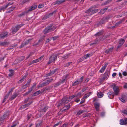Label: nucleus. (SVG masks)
I'll use <instances>...</instances> for the list:
<instances>
[{
    "label": "nucleus",
    "instance_id": "nucleus-28",
    "mask_svg": "<svg viewBox=\"0 0 127 127\" xmlns=\"http://www.w3.org/2000/svg\"><path fill=\"white\" fill-rule=\"evenodd\" d=\"M97 95L99 98H101L103 95V94L101 92L97 93Z\"/></svg>",
    "mask_w": 127,
    "mask_h": 127
},
{
    "label": "nucleus",
    "instance_id": "nucleus-10",
    "mask_svg": "<svg viewBox=\"0 0 127 127\" xmlns=\"http://www.w3.org/2000/svg\"><path fill=\"white\" fill-rule=\"evenodd\" d=\"M120 124L121 125H126L127 124V118H125L124 119L121 120L120 121Z\"/></svg>",
    "mask_w": 127,
    "mask_h": 127
},
{
    "label": "nucleus",
    "instance_id": "nucleus-32",
    "mask_svg": "<svg viewBox=\"0 0 127 127\" xmlns=\"http://www.w3.org/2000/svg\"><path fill=\"white\" fill-rule=\"evenodd\" d=\"M121 112L124 114L127 115V108L122 110Z\"/></svg>",
    "mask_w": 127,
    "mask_h": 127
},
{
    "label": "nucleus",
    "instance_id": "nucleus-47",
    "mask_svg": "<svg viewBox=\"0 0 127 127\" xmlns=\"http://www.w3.org/2000/svg\"><path fill=\"white\" fill-rule=\"evenodd\" d=\"M107 8H106L104 9H102L100 11V13L102 14H103L105 12V10H107Z\"/></svg>",
    "mask_w": 127,
    "mask_h": 127
},
{
    "label": "nucleus",
    "instance_id": "nucleus-29",
    "mask_svg": "<svg viewBox=\"0 0 127 127\" xmlns=\"http://www.w3.org/2000/svg\"><path fill=\"white\" fill-rule=\"evenodd\" d=\"M48 108V107L47 106H45L44 107L43 109H42L41 110L40 112H45Z\"/></svg>",
    "mask_w": 127,
    "mask_h": 127
},
{
    "label": "nucleus",
    "instance_id": "nucleus-59",
    "mask_svg": "<svg viewBox=\"0 0 127 127\" xmlns=\"http://www.w3.org/2000/svg\"><path fill=\"white\" fill-rule=\"evenodd\" d=\"M75 95L76 96V97L77 96L81 97V93L80 92H79L77 95Z\"/></svg>",
    "mask_w": 127,
    "mask_h": 127
},
{
    "label": "nucleus",
    "instance_id": "nucleus-7",
    "mask_svg": "<svg viewBox=\"0 0 127 127\" xmlns=\"http://www.w3.org/2000/svg\"><path fill=\"white\" fill-rule=\"evenodd\" d=\"M62 101V104H66L70 101V100H69L68 97H66L63 98Z\"/></svg>",
    "mask_w": 127,
    "mask_h": 127
},
{
    "label": "nucleus",
    "instance_id": "nucleus-51",
    "mask_svg": "<svg viewBox=\"0 0 127 127\" xmlns=\"http://www.w3.org/2000/svg\"><path fill=\"white\" fill-rule=\"evenodd\" d=\"M98 41L96 39V40H95L94 42L93 43H91L90 44V45H92L93 44H96L97 43Z\"/></svg>",
    "mask_w": 127,
    "mask_h": 127
},
{
    "label": "nucleus",
    "instance_id": "nucleus-6",
    "mask_svg": "<svg viewBox=\"0 0 127 127\" xmlns=\"http://www.w3.org/2000/svg\"><path fill=\"white\" fill-rule=\"evenodd\" d=\"M113 86V89L115 95H118L120 91V90L118 87L116 86L115 85H114Z\"/></svg>",
    "mask_w": 127,
    "mask_h": 127
},
{
    "label": "nucleus",
    "instance_id": "nucleus-48",
    "mask_svg": "<svg viewBox=\"0 0 127 127\" xmlns=\"http://www.w3.org/2000/svg\"><path fill=\"white\" fill-rule=\"evenodd\" d=\"M68 125V123H65L64 124L61 126V127H66Z\"/></svg>",
    "mask_w": 127,
    "mask_h": 127
},
{
    "label": "nucleus",
    "instance_id": "nucleus-12",
    "mask_svg": "<svg viewBox=\"0 0 127 127\" xmlns=\"http://www.w3.org/2000/svg\"><path fill=\"white\" fill-rule=\"evenodd\" d=\"M125 40L123 39H121L119 40V43L117 46V48H119L125 42Z\"/></svg>",
    "mask_w": 127,
    "mask_h": 127
},
{
    "label": "nucleus",
    "instance_id": "nucleus-8",
    "mask_svg": "<svg viewBox=\"0 0 127 127\" xmlns=\"http://www.w3.org/2000/svg\"><path fill=\"white\" fill-rule=\"evenodd\" d=\"M109 73L108 71H106L105 72L104 74V77L101 78L100 80L101 81H102L107 78L109 76Z\"/></svg>",
    "mask_w": 127,
    "mask_h": 127
},
{
    "label": "nucleus",
    "instance_id": "nucleus-50",
    "mask_svg": "<svg viewBox=\"0 0 127 127\" xmlns=\"http://www.w3.org/2000/svg\"><path fill=\"white\" fill-rule=\"evenodd\" d=\"M32 91H31V90H30V89H29V91L28 92L25 93L24 94H23L24 96H25L26 95H28Z\"/></svg>",
    "mask_w": 127,
    "mask_h": 127
},
{
    "label": "nucleus",
    "instance_id": "nucleus-13",
    "mask_svg": "<svg viewBox=\"0 0 127 127\" xmlns=\"http://www.w3.org/2000/svg\"><path fill=\"white\" fill-rule=\"evenodd\" d=\"M65 0H57L54 2V4H60L65 2Z\"/></svg>",
    "mask_w": 127,
    "mask_h": 127
},
{
    "label": "nucleus",
    "instance_id": "nucleus-3",
    "mask_svg": "<svg viewBox=\"0 0 127 127\" xmlns=\"http://www.w3.org/2000/svg\"><path fill=\"white\" fill-rule=\"evenodd\" d=\"M53 80V79H51L49 80H47L45 82H42L41 83H40L37 86V87L40 88L47 86Z\"/></svg>",
    "mask_w": 127,
    "mask_h": 127
},
{
    "label": "nucleus",
    "instance_id": "nucleus-27",
    "mask_svg": "<svg viewBox=\"0 0 127 127\" xmlns=\"http://www.w3.org/2000/svg\"><path fill=\"white\" fill-rule=\"evenodd\" d=\"M113 50V48H110L109 49H108L105 51V53L107 54L109 53H110Z\"/></svg>",
    "mask_w": 127,
    "mask_h": 127
},
{
    "label": "nucleus",
    "instance_id": "nucleus-21",
    "mask_svg": "<svg viewBox=\"0 0 127 127\" xmlns=\"http://www.w3.org/2000/svg\"><path fill=\"white\" fill-rule=\"evenodd\" d=\"M9 5V4H8L5 5H3L0 8V10L4 11L5 9L8 7V6Z\"/></svg>",
    "mask_w": 127,
    "mask_h": 127
},
{
    "label": "nucleus",
    "instance_id": "nucleus-5",
    "mask_svg": "<svg viewBox=\"0 0 127 127\" xmlns=\"http://www.w3.org/2000/svg\"><path fill=\"white\" fill-rule=\"evenodd\" d=\"M52 27V26H49L46 27L44 31V33L46 34L53 31V30Z\"/></svg>",
    "mask_w": 127,
    "mask_h": 127
},
{
    "label": "nucleus",
    "instance_id": "nucleus-46",
    "mask_svg": "<svg viewBox=\"0 0 127 127\" xmlns=\"http://www.w3.org/2000/svg\"><path fill=\"white\" fill-rule=\"evenodd\" d=\"M17 45H13V46H10L8 48V49L9 50H10L11 49H13L14 47H16L17 46Z\"/></svg>",
    "mask_w": 127,
    "mask_h": 127
},
{
    "label": "nucleus",
    "instance_id": "nucleus-31",
    "mask_svg": "<svg viewBox=\"0 0 127 127\" xmlns=\"http://www.w3.org/2000/svg\"><path fill=\"white\" fill-rule=\"evenodd\" d=\"M43 40V38H40L38 41V42L37 43H36L35 44H33V46H35L36 45H37L39 44V43H41L42 42Z\"/></svg>",
    "mask_w": 127,
    "mask_h": 127
},
{
    "label": "nucleus",
    "instance_id": "nucleus-56",
    "mask_svg": "<svg viewBox=\"0 0 127 127\" xmlns=\"http://www.w3.org/2000/svg\"><path fill=\"white\" fill-rule=\"evenodd\" d=\"M83 78L84 77L83 76H82L80 78L79 81L80 83H81L82 82L83 80Z\"/></svg>",
    "mask_w": 127,
    "mask_h": 127
},
{
    "label": "nucleus",
    "instance_id": "nucleus-64",
    "mask_svg": "<svg viewBox=\"0 0 127 127\" xmlns=\"http://www.w3.org/2000/svg\"><path fill=\"white\" fill-rule=\"evenodd\" d=\"M89 115L88 114H86L85 115H83V118H85L86 117H88Z\"/></svg>",
    "mask_w": 127,
    "mask_h": 127
},
{
    "label": "nucleus",
    "instance_id": "nucleus-36",
    "mask_svg": "<svg viewBox=\"0 0 127 127\" xmlns=\"http://www.w3.org/2000/svg\"><path fill=\"white\" fill-rule=\"evenodd\" d=\"M13 89H11V90L9 91L8 94L7 95L5 96L4 98L5 99H6L8 97V96L10 94V93L12 92Z\"/></svg>",
    "mask_w": 127,
    "mask_h": 127
},
{
    "label": "nucleus",
    "instance_id": "nucleus-33",
    "mask_svg": "<svg viewBox=\"0 0 127 127\" xmlns=\"http://www.w3.org/2000/svg\"><path fill=\"white\" fill-rule=\"evenodd\" d=\"M7 44V42H2L0 41V45L1 46H3Z\"/></svg>",
    "mask_w": 127,
    "mask_h": 127
},
{
    "label": "nucleus",
    "instance_id": "nucleus-22",
    "mask_svg": "<svg viewBox=\"0 0 127 127\" xmlns=\"http://www.w3.org/2000/svg\"><path fill=\"white\" fill-rule=\"evenodd\" d=\"M94 105L96 110L97 111H98L99 107V104L97 103L95 104Z\"/></svg>",
    "mask_w": 127,
    "mask_h": 127
},
{
    "label": "nucleus",
    "instance_id": "nucleus-16",
    "mask_svg": "<svg viewBox=\"0 0 127 127\" xmlns=\"http://www.w3.org/2000/svg\"><path fill=\"white\" fill-rule=\"evenodd\" d=\"M107 95L108 97H109L110 98H113L114 96V93L113 92H110L107 93Z\"/></svg>",
    "mask_w": 127,
    "mask_h": 127
},
{
    "label": "nucleus",
    "instance_id": "nucleus-24",
    "mask_svg": "<svg viewBox=\"0 0 127 127\" xmlns=\"http://www.w3.org/2000/svg\"><path fill=\"white\" fill-rule=\"evenodd\" d=\"M57 69H55L53 71L49 73H48L46 74V76H50L53 74H54L57 71Z\"/></svg>",
    "mask_w": 127,
    "mask_h": 127
},
{
    "label": "nucleus",
    "instance_id": "nucleus-42",
    "mask_svg": "<svg viewBox=\"0 0 127 127\" xmlns=\"http://www.w3.org/2000/svg\"><path fill=\"white\" fill-rule=\"evenodd\" d=\"M119 100H121L122 102L123 103H125L126 102L125 100V99L123 97H119Z\"/></svg>",
    "mask_w": 127,
    "mask_h": 127
},
{
    "label": "nucleus",
    "instance_id": "nucleus-34",
    "mask_svg": "<svg viewBox=\"0 0 127 127\" xmlns=\"http://www.w3.org/2000/svg\"><path fill=\"white\" fill-rule=\"evenodd\" d=\"M38 62H39L38 59L32 61L30 64L29 65H31L32 64L34 63H37Z\"/></svg>",
    "mask_w": 127,
    "mask_h": 127
},
{
    "label": "nucleus",
    "instance_id": "nucleus-61",
    "mask_svg": "<svg viewBox=\"0 0 127 127\" xmlns=\"http://www.w3.org/2000/svg\"><path fill=\"white\" fill-rule=\"evenodd\" d=\"M56 12V10H55L53 12L49 13V15H53V14L55 13Z\"/></svg>",
    "mask_w": 127,
    "mask_h": 127
},
{
    "label": "nucleus",
    "instance_id": "nucleus-18",
    "mask_svg": "<svg viewBox=\"0 0 127 127\" xmlns=\"http://www.w3.org/2000/svg\"><path fill=\"white\" fill-rule=\"evenodd\" d=\"M32 103V102H29V103L24 104L21 107V109H24L25 108L29 106L30 104H31Z\"/></svg>",
    "mask_w": 127,
    "mask_h": 127
},
{
    "label": "nucleus",
    "instance_id": "nucleus-38",
    "mask_svg": "<svg viewBox=\"0 0 127 127\" xmlns=\"http://www.w3.org/2000/svg\"><path fill=\"white\" fill-rule=\"evenodd\" d=\"M6 115L4 114L2 116L0 117V121L2 122L3 120L4 119H5Z\"/></svg>",
    "mask_w": 127,
    "mask_h": 127
},
{
    "label": "nucleus",
    "instance_id": "nucleus-19",
    "mask_svg": "<svg viewBox=\"0 0 127 127\" xmlns=\"http://www.w3.org/2000/svg\"><path fill=\"white\" fill-rule=\"evenodd\" d=\"M125 20V18H123L120 21H119L118 22L116 23L115 25V26H117L118 25H119L120 24H121L122 22H124Z\"/></svg>",
    "mask_w": 127,
    "mask_h": 127
},
{
    "label": "nucleus",
    "instance_id": "nucleus-11",
    "mask_svg": "<svg viewBox=\"0 0 127 127\" xmlns=\"http://www.w3.org/2000/svg\"><path fill=\"white\" fill-rule=\"evenodd\" d=\"M108 20V18L107 17H103L99 22V24H103L107 22Z\"/></svg>",
    "mask_w": 127,
    "mask_h": 127
},
{
    "label": "nucleus",
    "instance_id": "nucleus-30",
    "mask_svg": "<svg viewBox=\"0 0 127 127\" xmlns=\"http://www.w3.org/2000/svg\"><path fill=\"white\" fill-rule=\"evenodd\" d=\"M28 13V11H27L24 12H23L21 14H19L18 15L19 16H22L25 15V14H27Z\"/></svg>",
    "mask_w": 127,
    "mask_h": 127
},
{
    "label": "nucleus",
    "instance_id": "nucleus-17",
    "mask_svg": "<svg viewBox=\"0 0 127 127\" xmlns=\"http://www.w3.org/2000/svg\"><path fill=\"white\" fill-rule=\"evenodd\" d=\"M8 33L6 32L0 34V38H4L7 36Z\"/></svg>",
    "mask_w": 127,
    "mask_h": 127
},
{
    "label": "nucleus",
    "instance_id": "nucleus-15",
    "mask_svg": "<svg viewBox=\"0 0 127 127\" xmlns=\"http://www.w3.org/2000/svg\"><path fill=\"white\" fill-rule=\"evenodd\" d=\"M108 64V63H107L105 64L101 68L100 70L99 71V72L101 73H102L105 70V69L107 66Z\"/></svg>",
    "mask_w": 127,
    "mask_h": 127
},
{
    "label": "nucleus",
    "instance_id": "nucleus-40",
    "mask_svg": "<svg viewBox=\"0 0 127 127\" xmlns=\"http://www.w3.org/2000/svg\"><path fill=\"white\" fill-rule=\"evenodd\" d=\"M26 77V75H25L20 80L19 82V83H21L24 80V79Z\"/></svg>",
    "mask_w": 127,
    "mask_h": 127
},
{
    "label": "nucleus",
    "instance_id": "nucleus-39",
    "mask_svg": "<svg viewBox=\"0 0 127 127\" xmlns=\"http://www.w3.org/2000/svg\"><path fill=\"white\" fill-rule=\"evenodd\" d=\"M41 93V91L39 90L35 92L33 95L34 96H36L39 95Z\"/></svg>",
    "mask_w": 127,
    "mask_h": 127
},
{
    "label": "nucleus",
    "instance_id": "nucleus-43",
    "mask_svg": "<svg viewBox=\"0 0 127 127\" xmlns=\"http://www.w3.org/2000/svg\"><path fill=\"white\" fill-rule=\"evenodd\" d=\"M36 83H33V85L32 87L30 88L29 89H30V90H31V91H32V90L34 88V87L36 86Z\"/></svg>",
    "mask_w": 127,
    "mask_h": 127
},
{
    "label": "nucleus",
    "instance_id": "nucleus-53",
    "mask_svg": "<svg viewBox=\"0 0 127 127\" xmlns=\"http://www.w3.org/2000/svg\"><path fill=\"white\" fill-rule=\"evenodd\" d=\"M72 62H70L69 63H67L66 64H65L64 66H69V65L71 64H72Z\"/></svg>",
    "mask_w": 127,
    "mask_h": 127
},
{
    "label": "nucleus",
    "instance_id": "nucleus-58",
    "mask_svg": "<svg viewBox=\"0 0 127 127\" xmlns=\"http://www.w3.org/2000/svg\"><path fill=\"white\" fill-rule=\"evenodd\" d=\"M69 57V55H65L63 57V58H64L65 59H66L68 58Z\"/></svg>",
    "mask_w": 127,
    "mask_h": 127
},
{
    "label": "nucleus",
    "instance_id": "nucleus-63",
    "mask_svg": "<svg viewBox=\"0 0 127 127\" xmlns=\"http://www.w3.org/2000/svg\"><path fill=\"white\" fill-rule=\"evenodd\" d=\"M44 56L43 55L40 57L38 59V60L39 61H40L44 57Z\"/></svg>",
    "mask_w": 127,
    "mask_h": 127
},
{
    "label": "nucleus",
    "instance_id": "nucleus-9",
    "mask_svg": "<svg viewBox=\"0 0 127 127\" xmlns=\"http://www.w3.org/2000/svg\"><path fill=\"white\" fill-rule=\"evenodd\" d=\"M70 107V105L69 104H68L67 105H65L64 106V107L62 109H61L60 111V112H64L65 111L69 109Z\"/></svg>",
    "mask_w": 127,
    "mask_h": 127
},
{
    "label": "nucleus",
    "instance_id": "nucleus-62",
    "mask_svg": "<svg viewBox=\"0 0 127 127\" xmlns=\"http://www.w3.org/2000/svg\"><path fill=\"white\" fill-rule=\"evenodd\" d=\"M123 75L124 76H126L127 75V73L126 71H124L123 72Z\"/></svg>",
    "mask_w": 127,
    "mask_h": 127
},
{
    "label": "nucleus",
    "instance_id": "nucleus-37",
    "mask_svg": "<svg viewBox=\"0 0 127 127\" xmlns=\"http://www.w3.org/2000/svg\"><path fill=\"white\" fill-rule=\"evenodd\" d=\"M90 55V54H87L85 55L83 57L84 59H85L88 58L89 56Z\"/></svg>",
    "mask_w": 127,
    "mask_h": 127
},
{
    "label": "nucleus",
    "instance_id": "nucleus-2",
    "mask_svg": "<svg viewBox=\"0 0 127 127\" xmlns=\"http://www.w3.org/2000/svg\"><path fill=\"white\" fill-rule=\"evenodd\" d=\"M97 11L98 10L97 9H94L93 8H91L86 11L85 13H87V16H89L96 13Z\"/></svg>",
    "mask_w": 127,
    "mask_h": 127
},
{
    "label": "nucleus",
    "instance_id": "nucleus-49",
    "mask_svg": "<svg viewBox=\"0 0 127 127\" xmlns=\"http://www.w3.org/2000/svg\"><path fill=\"white\" fill-rule=\"evenodd\" d=\"M84 60V58H83V57H82L81 58L79 59L78 60V63L82 61H83Z\"/></svg>",
    "mask_w": 127,
    "mask_h": 127
},
{
    "label": "nucleus",
    "instance_id": "nucleus-25",
    "mask_svg": "<svg viewBox=\"0 0 127 127\" xmlns=\"http://www.w3.org/2000/svg\"><path fill=\"white\" fill-rule=\"evenodd\" d=\"M18 94L16 93H14L13 95L11 97L10 99L11 100H12L15 98L17 96Z\"/></svg>",
    "mask_w": 127,
    "mask_h": 127
},
{
    "label": "nucleus",
    "instance_id": "nucleus-4",
    "mask_svg": "<svg viewBox=\"0 0 127 127\" xmlns=\"http://www.w3.org/2000/svg\"><path fill=\"white\" fill-rule=\"evenodd\" d=\"M24 24H22L16 26L12 28V33L14 34L16 33L20 28L24 25Z\"/></svg>",
    "mask_w": 127,
    "mask_h": 127
},
{
    "label": "nucleus",
    "instance_id": "nucleus-57",
    "mask_svg": "<svg viewBox=\"0 0 127 127\" xmlns=\"http://www.w3.org/2000/svg\"><path fill=\"white\" fill-rule=\"evenodd\" d=\"M85 99H84L83 98H83L82 99V100L81 102H80V104H82V103H84L85 101Z\"/></svg>",
    "mask_w": 127,
    "mask_h": 127
},
{
    "label": "nucleus",
    "instance_id": "nucleus-54",
    "mask_svg": "<svg viewBox=\"0 0 127 127\" xmlns=\"http://www.w3.org/2000/svg\"><path fill=\"white\" fill-rule=\"evenodd\" d=\"M59 36H55L52 38L53 39V40H56L58 38H59Z\"/></svg>",
    "mask_w": 127,
    "mask_h": 127
},
{
    "label": "nucleus",
    "instance_id": "nucleus-1",
    "mask_svg": "<svg viewBox=\"0 0 127 127\" xmlns=\"http://www.w3.org/2000/svg\"><path fill=\"white\" fill-rule=\"evenodd\" d=\"M60 54L58 53L56 54H52L50 57L49 60L47 64H49L52 62H54L57 60V56Z\"/></svg>",
    "mask_w": 127,
    "mask_h": 127
},
{
    "label": "nucleus",
    "instance_id": "nucleus-35",
    "mask_svg": "<svg viewBox=\"0 0 127 127\" xmlns=\"http://www.w3.org/2000/svg\"><path fill=\"white\" fill-rule=\"evenodd\" d=\"M80 83L79 81L78 80H77L75 81L74 83L72 84V86H75L77 85Z\"/></svg>",
    "mask_w": 127,
    "mask_h": 127
},
{
    "label": "nucleus",
    "instance_id": "nucleus-23",
    "mask_svg": "<svg viewBox=\"0 0 127 127\" xmlns=\"http://www.w3.org/2000/svg\"><path fill=\"white\" fill-rule=\"evenodd\" d=\"M92 94V93L91 92H89L85 95L83 97V98L84 99H86Z\"/></svg>",
    "mask_w": 127,
    "mask_h": 127
},
{
    "label": "nucleus",
    "instance_id": "nucleus-45",
    "mask_svg": "<svg viewBox=\"0 0 127 127\" xmlns=\"http://www.w3.org/2000/svg\"><path fill=\"white\" fill-rule=\"evenodd\" d=\"M18 122L16 121L13 124V125L11 126V127H15L18 124Z\"/></svg>",
    "mask_w": 127,
    "mask_h": 127
},
{
    "label": "nucleus",
    "instance_id": "nucleus-44",
    "mask_svg": "<svg viewBox=\"0 0 127 127\" xmlns=\"http://www.w3.org/2000/svg\"><path fill=\"white\" fill-rule=\"evenodd\" d=\"M10 73L9 74L8 76L9 77H11L13 75V72L11 70H10Z\"/></svg>",
    "mask_w": 127,
    "mask_h": 127
},
{
    "label": "nucleus",
    "instance_id": "nucleus-20",
    "mask_svg": "<svg viewBox=\"0 0 127 127\" xmlns=\"http://www.w3.org/2000/svg\"><path fill=\"white\" fill-rule=\"evenodd\" d=\"M15 7L14 6H12L10 7L8 10H7V11L6 12V13H10L15 8Z\"/></svg>",
    "mask_w": 127,
    "mask_h": 127
},
{
    "label": "nucleus",
    "instance_id": "nucleus-14",
    "mask_svg": "<svg viewBox=\"0 0 127 127\" xmlns=\"http://www.w3.org/2000/svg\"><path fill=\"white\" fill-rule=\"evenodd\" d=\"M37 7V5H36L34 4L31 7L29 8L28 10L27 11L29 13V12L34 10Z\"/></svg>",
    "mask_w": 127,
    "mask_h": 127
},
{
    "label": "nucleus",
    "instance_id": "nucleus-26",
    "mask_svg": "<svg viewBox=\"0 0 127 127\" xmlns=\"http://www.w3.org/2000/svg\"><path fill=\"white\" fill-rule=\"evenodd\" d=\"M86 111L85 110H80L78 111L77 113V115L79 116L83 113H85Z\"/></svg>",
    "mask_w": 127,
    "mask_h": 127
},
{
    "label": "nucleus",
    "instance_id": "nucleus-52",
    "mask_svg": "<svg viewBox=\"0 0 127 127\" xmlns=\"http://www.w3.org/2000/svg\"><path fill=\"white\" fill-rule=\"evenodd\" d=\"M61 84V82H57L56 84L54 85V87H56L59 85Z\"/></svg>",
    "mask_w": 127,
    "mask_h": 127
},
{
    "label": "nucleus",
    "instance_id": "nucleus-55",
    "mask_svg": "<svg viewBox=\"0 0 127 127\" xmlns=\"http://www.w3.org/2000/svg\"><path fill=\"white\" fill-rule=\"evenodd\" d=\"M101 34L102 32H99L96 33L95 35V36H99L101 35Z\"/></svg>",
    "mask_w": 127,
    "mask_h": 127
},
{
    "label": "nucleus",
    "instance_id": "nucleus-41",
    "mask_svg": "<svg viewBox=\"0 0 127 127\" xmlns=\"http://www.w3.org/2000/svg\"><path fill=\"white\" fill-rule=\"evenodd\" d=\"M76 96H75V95H73L70 97H67L68 99L69 100H70V101H71L74 97H76Z\"/></svg>",
    "mask_w": 127,
    "mask_h": 127
},
{
    "label": "nucleus",
    "instance_id": "nucleus-60",
    "mask_svg": "<svg viewBox=\"0 0 127 127\" xmlns=\"http://www.w3.org/2000/svg\"><path fill=\"white\" fill-rule=\"evenodd\" d=\"M31 39H29L26 42H25V43L24 44L25 45H26L28 44L30 41H31Z\"/></svg>",
    "mask_w": 127,
    "mask_h": 127
}]
</instances>
